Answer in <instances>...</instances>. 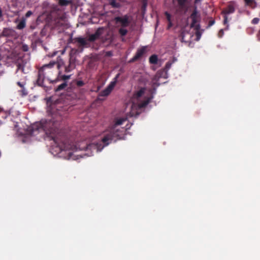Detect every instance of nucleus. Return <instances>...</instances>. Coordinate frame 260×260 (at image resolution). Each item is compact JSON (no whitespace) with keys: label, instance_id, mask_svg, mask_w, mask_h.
<instances>
[{"label":"nucleus","instance_id":"nucleus-1","mask_svg":"<svg viewBox=\"0 0 260 260\" xmlns=\"http://www.w3.org/2000/svg\"><path fill=\"white\" fill-rule=\"evenodd\" d=\"M126 118H120L115 120L114 123L109 127V129L105 131L103 134L101 142L103 144H90L86 147L87 149H95L96 151H101L103 148L108 146L112 141L116 142L118 140L121 139L125 133V131L130 128L132 124L129 126L127 124L125 128L121 127L119 128V126L123 124L126 121Z\"/></svg>","mask_w":260,"mask_h":260},{"label":"nucleus","instance_id":"nucleus-2","mask_svg":"<svg viewBox=\"0 0 260 260\" xmlns=\"http://www.w3.org/2000/svg\"><path fill=\"white\" fill-rule=\"evenodd\" d=\"M59 125V121L55 120L54 118L51 119H42L40 122L34 124L32 129L34 131H38L39 132H44L47 137H50L53 140L56 146L59 148L60 151L69 149L70 147L67 146L63 142H59L58 138L55 135Z\"/></svg>","mask_w":260,"mask_h":260},{"label":"nucleus","instance_id":"nucleus-3","mask_svg":"<svg viewBox=\"0 0 260 260\" xmlns=\"http://www.w3.org/2000/svg\"><path fill=\"white\" fill-rule=\"evenodd\" d=\"M131 18L130 15L125 14L115 16L113 19V22L116 25V27L118 28V34L121 37H124L127 35L128 30L126 27L129 26L131 23Z\"/></svg>","mask_w":260,"mask_h":260},{"label":"nucleus","instance_id":"nucleus-4","mask_svg":"<svg viewBox=\"0 0 260 260\" xmlns=\"http://www.w3.org/2000/svg\"><path fill=\"white\" fill-rule=\"evenodd\" d=\"M54 66H56L57 69H59L60 64L59 63L51 61L49 63L44 65L41 68H40L38 73V77L36 81L37 84L41 87L44 86V80L45 78V71L46 69H51Z\"/></svg>","mask_w":260,"mask_h":260},{"label":"nucleus","instance_id":"nucleus-5","mask_svg":"<svg viewBox=\"0 0 260 260\" xmlns=\"http://www.w3.org/2000/svg\"><path fill=\"white\" fill-rule=\"evenodd\" d=\"M119 75V74H117L113 79V80L110 83L108 86L104 90L101 91L99 93L100 96H107L110 94L117 82V79Z\"/></svg>","mask_w":260,"mask_h":260},{"label":"nucleus","instance_id":"nucleus-6","mask_svg":"<svg viewBox=\"0 0 260 260\" xmlns=\"http://www.w3.org/2000/svg\"><path fill=\"white\" fill-rule=\"evenodd\" d=\"M235 11V3L234 2H230L227 7L224 9L221 14L224 15L223 24L226 25L228 22V18L227 15L234 13Z\"/></svg>","mask_w":260,"mask_h":260},{"label":"nucleus","instance_id":"nucleus-7","mask_svg":"<svg viewBox=\"0 0 260 260\" xmlns=\"http://www.w3.org/2000/svg\"><path fill=\"white\" fill-rule=\"evenodd\" d=\"M190 17L192 20V22L190 24V27L194 28V29L196 30H199L200 28V25L199 24H198V22L200 19V16L198 12L196 7L192 11Z\"/></svg>","mask_w":260,"mask_h":260},{"label":"nucleus","instance_id":"nucleus-8","mask_svg":"<svg viewBox=\"0 0 260 260\" xmlns=\"http://www.w3.org/2000/svg\"><path fill=\"white\" fill-rule=\"evenodd\" d=\"M76 56L74 54H70L69 60L66 64H64V71L69 73L74 70L76 68Z\"/></svg>","mask_w":260,"mask_h":260},{"label":"nucleus","instance_id":"nucleus-9","mask_svg":"<svg viewBox=\"0 0 260 260\" xmlns=\"http://www.w3.org/2000/svg\"><path fill=\"white\" fill-rule=\"evenodd\" d=\"M16 32L14 29L11 28H4L1 37H13L16 36Z\"/></svg>","mask_w":260,"mask_h":260},{"label":"nucleus","instance_id":"nucleus-10","mask_svg":"<svg viewBox=\"0 0 260 260\" xmlns=\"http://www.w3.org/2000/svg\"><path fill=\"white\" fill-rule=\"evenodd\" d=\"M145 52V48L144 47L139 49L137 50L135 55L131 59L129 62H133L138 60L140 58Z\"/></svg>","mask_w":260,"mask_h":260},{"label":"nucleus","instance_id":"nucleus-11","mask_svg":"<svg viewBox=\"0 0 260 260\" xmlns=\"http://www.w3.org/2000/svg\"><path fill=\"white\" fill-rule=\"evenodd\" d=\"M145 52V48L144 47L139 49L137 50L135 55L131 59L129 62H133L138 60L140 58Z\"/></svg>","mask_w":260,"mask_h":260},{"label":"nucleus","instance_id":"nucleus-12","mask_svg":"<svg viewBox=\"0 0 260 260\" xmlns=\"http://www.w3.org/2000/svg\"><path fill=\"white\" fill-rule=\"evenodd\" d=\"M146 91V88L142 87L139 90L136 91L133 96L132 100H139V99L141 98L145 93Z\"/></svg>","mask_w":260,"mask_h":260},{"label":"nucleus","instance_id":"nucleus-13","mask_svg":"<svg viewBox=\"0 0 260 260\" xmlns=\"http://www.w3.org/2000/svg\"><path fill=\"white\" fill-rule=\"evenodd\" d=\"M101 29H102L101 28H99L98 30H96L94 34L90 35L87 40L91 42L99 39L100 36L102 35Z\"/></svg>","mask_w":260,"mask_h":260},{"label":"nucleus","instance_id":"nucleus-14","mask_svg":"<svg viewBox=\"0 0 260 260\" xmlns=\"http://www.w3.org/2000/svg\"><path fill=\"white\" fill-rule=\"evenodd\" d=\"M74 40L76 42L78 43L80 46L82 47L86 46L88 44L87 40L84 38L77 37L74 38Z\"/></svg>","mask_w":260,"mask_h":260},{"label":"nucleus","instance_id":"nucleus-15","mask_svg":"<svg viewBox=\"0 0 260 260\" xmlns=\"http://www.w3.org/2000/svg\"><path fill=\"white\" fill-rule=\"evenodd\" d=\"M109 4L113 8H119L121 7L120 0H107Z\"/></svg>","mask_w":260,"mask_h":260},{"label":"nucleus","instance_id":"nucleus-16","mask_svg":"<svg viewBox=\"0 0 260 260\" xmlns=\"http://www.w3.org/2000/svg\"><path fill=\"white\" fill-rule=\"evenodd\" d=\"M174 61H168L166 64V66H165V68L164 69V70L161 72L162 73V74L161 75H160V76H162V74L164 73L165 75L164 76V77L165 78H167V77L166 76L167 74V72L168 71V70L170 69V68L171 67V66L172 64H173Z\"/></svg>","mask_w":260,"mask_h":260},{"label":"nucleus","instance_id":"nucleus-17","mask_svg":"<svg viewBox=\"0 0 260 260\" xmlns=\"http://www.w3.org/2000/svg\"><path fill=\"white\" fill-rule=\"evenodd\" d=\"M65 23V18L63 16H61L55 20L56 26H63Z\"/></svg>","mask_w":260,"mask_h":260},{"label":"nucleus","instance_id":"nucleus-18","mask_svg":"<svg viewBox=\"0 0 260 260\" xmlns=\"http://www.w3.org/2000/svg\"><path fill=\"white\" fill-rule=\"evenodd\" d=\"M149 103V99L143 101L138 103V107L139 109L145 107Z\"/></svg>","mask_w":260,"mask_h":260},{"label":"nucleus","instance_id":"nucleus-19","mask_svg":"<svg viewBox=\"0 0 260 260\" xmlns=\"http://www.w3.org/2000/svg\"><path fill=\"white\" fill-rule=\"evenodd\" d=\"M158 61L157 56L155 54L152 55L149 57V62L151 64H157Z\"/></svg>","mask_w":260,"mask_h":260},{"label":"nucleus","instance_id":"nucleus-20","mask_svg":"<svg viewBox=\"0 0 260 260\" xmlns=\"http://www.w3.org/2000/svg\"><path fill=\"white\" fill-rule=\"evenodd\" d=\"M26 26V22L25 19L21 20L20 22L18 23V24L17 25V29H23Z\"/></svg>","mask_w":260,"mask_h":260},{"label":"nucleus","instance_id":"nucleus-21","mask_svg":"<svg viewBox=\"0 0 260 260\" xmlns=\"http://www.w3.org/2000/svg\"><path fill=\"white\" fill-rule=\"evenodd\" d=\"M67 86V84L66 82H63L60 85H59L55 89L56 92L59 91L62 89H64Z\"/></svg>","mask_w":260,"mask_h":260},{"label":"nucleus","instance_id":"nucleus-22","mask_svg":"<svg viewBox=\"0 0 260 260\" xmlns=\"http://www.w3.org/2000/svg\"><path fill=\"white\" fill-rule=\"evenodd\" d=\"M179 7L181 9L184 8L187 0H177Z\"/></svg>","mask_w":260,"mask_h":260},{"label":"nucleus","instance_id":"nucleus-23","mask_svg":"<svg viewBox=\"0 0 260 260\" xmlns=\"http://www.w3.org/2000/svg\"><path fill=\"white\" fill-rule=\"evenodd\" d=\"M141 2L142 4V10L143 11H145L147 6V0L142 1Z\"/></svg>","mask_w":260,"mask_h":260},{"label":"nucleus","instance_id":"nucleus-24","mask_svg":"<svg viewBox=\"0 0 260 260\" xmlns=\"http://www.w3.org/2000/svg\"><path fill=\"white\" fill-rule=\"evenodd\" d=\"M74 82H75L76 85L78 87H82V86H84L85 84V83L83 81H81V80H79V81L76 80Z\"/></svg>","mask_w":260,"mask_h":260},{"label":"nucleus","instance_id":"nucleus-25","mask_svg":"<svg viewBox=\"0 0 260 260\" xmlns=\"http://www.w3.org/2000/svg\"><path fill=\"white\" fill-rule=\"evenodd\" d=\"M19 92L21 93V94L22 95V96H24V95H26L28 93L26 89H25V87L21 88V90H19Z\"/></svg>","mask_w":260,"mask_h":260},{"label":"nucleus","instance_id":"nucleus-26","mask_svg":"<svg viewBox=\"0 0 260 260\" xmlns=\"http://www.w3.org/2000/svg\"><path fill=\"white\" fill-rule=\"evenodd\" d=\"M165 15L166 17V19H167L168 22L172 21V20H171L172 16H171V15L169 13H168V12H165Z\"/></svg>","mask_w":260,"mask_h":260},{"label":"nucleus","instance_id":"nucleus-27","mask_svg":"<svg viewBox=\"0 0 260 260\" xmlns=\"http://www.w3.org/2000/svg\"><path fill=\"white\" fill-rule=\"evenodd\" d=\"M71 75H62L61 76V79L66 82V80L69 79L70 78Z\"/></svg>","mask_w":260,"mask_h":260},{"label":"nucleus","instance_id":"nucleus-28","mask_svg":"<svg viewBox=\"0 0 260 260\" xmlns=\"http://www.w3.org/2000/svg\"><path fill=\"white\" fill-rule=\"evenodd\" d=\"M17 85H18L21 88L24 87L26 83L25 82H17Z\"/></svg>","mask_w":260,"mask_h":260},{"label":"nucleus","instance_id":"nucleus-29","mask_svg":"<svg viewBox=\"0 0 260 260\" xmlns=\"http://www.w3.org/2000/svg\"><path fill=\"white\" fill-rule=\"evenodd\" d=\"M259 19L258 18H254L252 20V23L253 24H256L259 22Z\"/></svg>","mask_w":260,"mask_h":260},{"label":"nucleus","instance_id":"nucleus-30","mask_svg":"<svg viewBox=\"0 0 260 260\" xmlns=\"http://www.w3.org/2000/svg\"><path fill=\"white\" fill-rule=\"evenodd\" d=\"M32 15V12H31V11H27V12H26V14H25V16H26V17H29V16H30V15Z\"/></svg>","mask_w":260,"mask_h":260},{"label":"nucleus","instance_id":"nucleus-31","mask_svg":"<svg viewBox=\"0 0 260 260\" xmlns=\"http://www.w3.org/2000/svg\"><path fill=\"white\" fill-rule=\"evenodd\" d=\"M22 49L24 51H28V48L27 45H23L22 46Z\"/></svg>","mask_w":260,"mask_h":260},{"label":"nucleus","instance_id":"nucleus-32","mask_svg":"<svg viewBox=\"0 0 260 260\" xmlns=\"http://www.w3.org/2000/svg\"><path fill=\"white\" fill-rule=\"evenodd\" d=\"M247 5H250L252 3V0H244Z\"/></svg>","mask_w":260,"mask_h":260},{"label":"nucleus","instance_id":"nucleus-33","mask_svg":"<svg viewBox=\"0 0 260 260\" xmlns=\"http://www.w3.org/2000/svg\"><path fill=\"white\" fill-rule=\"evenodd\" d=\"M173 24L172 21L168 22V29L170 28L172 26Z\"/></svg>","mask_w":260,"mask_h":260},{"label":"nucleus","instance_id":"nucleus-34","mask_svg":"<svg viewBox=\"0 0 260 260\" xmlns=\"http://www.w3.org/2000/svg\"><path fill=\"white\" fill-rule=\"evenodd\" d=\"M196 35L197 36L198 40H199L201 36L200 33L199 32V30H197Z\"/></svg>","mask_w":260,"mask_h":260},{"label":"nucleus","instance_id":"nucleus-35","mask_svg":"<svg viewBox=\"0 0 260 260\" xmlns=\"http://www.w3.org/2000/svg\"><path fill=\"white\" fill-rule=\"evenodd\" d=\"M3 12L2 9L0 8V19L3 18Z\"/></svg>","mask_w":260,"mask_h":260},{"label":"nucleus","instance_id":"nucleus-36","mask_svg":"<svg viewBox=\"0 0 260 260\" xmlns=\"http://www.w3.org/2000/svg\"><path fill=\"white\" fill-rule=\"evenodd\" d=\"M202 0H195L194 1V3L195 4H197V3H199V2H200Z\"/></svg>","mask_w":260,"mask_h":260},{"label":"nucleus","instance_id":"nucleus-37","mask_svg":"<svg viewBox=\"0 0 260 260\" xmlns=\"http://www.w3.org/2000/svg\"><path fill=\"white\" fill-rule=\"evenodd\" d=\"M219 34H221V35H222V34H223V30L222 29L220 30Z\"/></svg>","mask_w":260,"mask_h":260},{"label":"nucleus","instance_id":"nucleus-38","mask_svg":"<svg viewBox=\"0 0 260 260\" xmlns=\"http://www.w3.org/2000/svg\"><path fill=\"white\" fill-rule=\"evenodd\" d=\"M72 153L71 152H68V155L70 157H71V156H72Z\"/></svg>","mask_w":260,"mask_h":260},{"label":"nucleus","instance_id":"nucleus-39","mask_svg":"<svg viewBox=\"0 0 260 260\" xmlns=\"http://www.w3.org/2000/svg\"><path fill=\"white\" fill-rule=\"evenodd\" d=\"M107 55H111V52H107Z\"/></svg>","mask_w":260,"mask_h":260},{"label":"nucleus","instance_id":"nucleus-40","mask_svg":"<svg viewBox=\"0 0 260 260\" xmlns=\"http://www.w3.org/2000/svg\"><path fill=\"white\" fill-rule=\"evenodd\" d=\"M210 25H212L214 23V21H210Z\"/></svg>","mask_w":260,"mask_h":260},{"label":"nucleus","instance_id":"nucleus-41","mask_svg":"<svg viewBox=\"0 0 260 260\" xmlns=\"http://www.w3.org/2000/svg\"><path fill=\"white\" fill-rule=\"evenodd\" d=\"M257 35H260V29L259 30L258 32V34Z\"/></svg>","mask_w":260,"mask_h":260},{"label":"nucleus","instance_id":"nucleus-42","mask_svg":"<svg viewBox=\"0 0 260 260\" xmlns=\"http://www.w3.org/2000/svg\"><path fill=\"white\" fill-rule=\"evenodd\" d=\"M228 27H229V25L228 24L227 26H226V29H228Z\"/></svg>","mask_w":260,"mask_h":260},{"label":"nucleus","instance_id":"nucleus-43","mask_svg":"<svg viewBox=\"0 0 260 260\" xmlns=\"http://www.w3.org/2000/svg\"><path fill=\"white\" fill-rule=\"evenodd\" d=\"M56 81H57V80H54L53 82H56Z\"/></svg>","mask_w":260,"mask_h":260},{"label":"nucleus","instance_id":"nucleus-44","mask_svg":"<svg viewBox=\"0 0 260 260\" xmlns=\"http://www.w3.org/2000/svg\"><path fill=\"white\" fill-rule=\"evenodd\" d=\"M133 101H133V103H134L135 100H133ZM135 101H136V100H135ZM137 101L138 102V100H137Z\"/></svg>","mask_w":260,"mask_h":260}]
</instances>
